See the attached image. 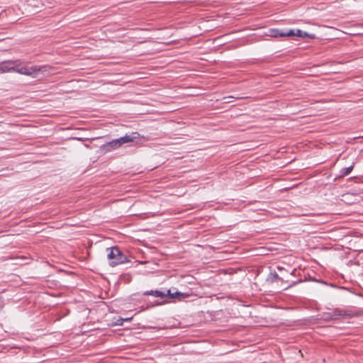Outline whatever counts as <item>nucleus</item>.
Returning <instances> with one entry per match:
<instances>
[{
	"label": "nucleus",
	"instance_id": "4",
	"mask_svg": "<svg viewBox=\"0 0 363 363\" xmlns=\"http://www.w3.org/2000/svg\"><path fill=\"white\" fill-rule=\"evenodd\" d=\"M19 61L15 65V69L13 72H16L21 74L31 76L41 71V69L37 66H32L30 67H18Z\"/></svg>",
	"mask_w": 363,
	"mask_h": 363
},
{
	"label": "nucleus",
	"instance_id": "5",
	"mask_svg": "<svg viewBox=\"0 0 363 363\" xmlns=\"http://www.w3.org/2000/svg\"><path fill=\"white\" fill-rule=\"evenodd\" d=\"M18 62V60H8L0 62V72L1 73L13 72Z\"/></svg>",
	"mask_w": 363,
	"mask_h": 363
},
{
	"label": "nucleus",
	"instance_id": "6",
	"mask_svg": "<svg viewBox=\"0 0 363 363\" xmlns=\"http://www.w3.org/2000/svg\"><path fill=\"white\" fill-rule=\"evenodd\" d=\"M294 33L291 31L283 32L277 28H272L268 30V33L266 35L272 38H278L291 36Z\"/></svg>",
	"mask_w": 363,
	"mask_h": 363
},
{
	"label": "nucleus",
	"instance_id": "11",
	"mask_svg": "<svg viewBox=\"0 0 363 363\" xmlns=\"http://www.w3.org/2000/svg\"><path fill=\"white\" fill-rule=\"evenodd\" d=\"M277 279L278 278V275L275 273L274 274H273V279Z\"/></svg>",
	"mask_w": 363,
	"mask_h": 363
},
{
	"label": "nucleus",
	"instance_id": "9",
	"mask_svg": "<svg viewBox=\"0 0 363 363\" xmlns=\"http://www.w3.org/2000/svg\"><path fill=\"white\" fill-rule=\"evenodd\" d=\"M345 311L340 310V309H338V308H335L333 312V315L335 317H340V316H343L345 315Z\"/></svg>",
	"mask_w": 363,
	"mask_h": 363
},
{
	"label": "nucleus",
	"instance_id": "3",
	"mask_svg": "<svg viewBox=\"0 0 363 363\" xmlns=\"http://www.w3.org/2000/svg\"><path fill=\"white\" fill-rule=\"evenodd\" d=\"M143 295L144 296H150V295H151V296H153L155 297H160L161 298H163L165 296H169L171 298H174L176 296H184V294L181 293V292H179V291H176L175 293H172L171 289L167 290L166 292L161 291H159V290L146 291L143 292Z\"/></svg>",
	"mask_w": 363,
	"mask_h": 363
},
{
	"label": "nucleus",
	"instance_id": "12",
	"mask_svg": "<svg viewBox=\"0 0 363 363\" xmlns=\"http://www.w3.org/2000/svg\"><path fill=\"white\" fill-rule=\"evenodd\" d=\"M226 103H229L230 102V99H228V101H225Z\"/></svg>",
	"mask_w": 363,
	"mask_h": 363
},
{
	"label": "nucleus",
	"instance_id": "7",
	"mask_svg": "<svg viewBox=\"0 0 363 363\" xmlns=\"http://www.w3.org/2000/svg\"><path fill=\"white\" fill-rule=\"evenodd\" d=\"M354 166V164L352 163L348 167H345V168L341 169L340 171V174L337 176V177L338 178H342V177L350 174V172H352V170L353 169Z\"/></svg>",
	"mask_w": 363,
	"mask_h": 363
},
{
	"label": "nucleus",
	"instance_id": "8",
	"mask_svg": "<svg viewBox=\"0 0 363 363\" xmlns=\"http://www.w3.org/2000/svg\"><path fill=\"white\" fill-rule=\"evenodd\" d=\"M289 31H291L294 34L291 36H298V37H309L311 38H313L314 37V35H308L307 33L303 32L299 29H297L296 30H289Z\"/></svg>",
	"mask_w": 363,
	"mask_h": 363
},
{
	"label": "nucleus",
	"instance_id": "13",
	"mask_svg": "<svg viewBox=\"0 0 363 363\" xmlns=\"http://www.w3.org/2000/svg\"><path fill=\"white\" fill-rule=\"evenodd\" d=\"M226 103H229L230 102V99H228V101H225Z\"/></svg>",
	"mask_w": 363,
	"mask_h": 363
},
{
	"label": "nucleus",
	"instance_id": "10",
	"mask_svg": "<svg viewBox=\"0 0 363 363\" xmlns=\"http://www.w3.org/2000/svg\"><path fill=\"white\" fill-rule=\"evenodd\" d=\"M232 98H234V97L233 96H229L225 97L224 99H232Z\"/></svg>",
	"mask_w": 363,
	"mask_h": 363
},
{
	"label": "nucleus",
	"instance_id": "1",
	"mask_svg": "<svg viewBox=\"0 0 363 363\" xmlns=\"http://www.w3.org/2000/svg\"><path fill=\"white\" fill-rule=\"evenodd\" d=\"M140 134L137 132L131 134H125L124 136L114 139L101 146V149L105 152H111L121 147L123 144L134 142L138 139Z\"/></svg>",
	"mask_w": 363,
	"mask_h": 363
},
{
	"label": "nucleus",
	"instance_id": "2",
	"mask_svg": "<svg viewBox=\"0 0 363 363\" xmlns=\"http://www.w3.org/2000/svg\"><path fill=\"white\" fill-rule=\"evenodd\" d=\"M109 251L107 257L109 259V265L114 267L118 264L126 263L128 259L125 255H124L118 247H113L107 248Z\"/></svg>",
	"mask_w": 363,
	"mask_h": 363
}]
</instances>
